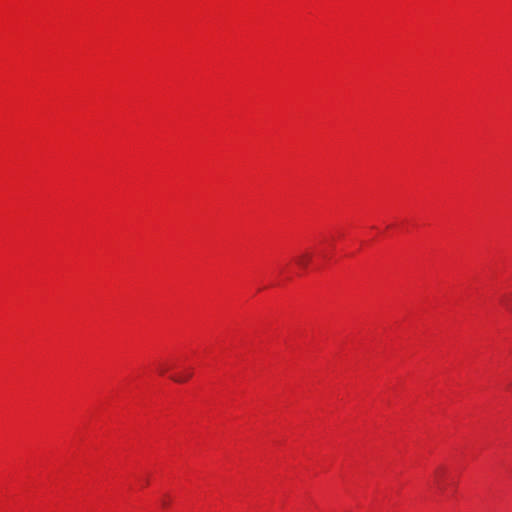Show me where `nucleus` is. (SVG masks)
I'll return each instance as SVG.
<instances>
[{"label":"nucleus","mask_w":512,"mask_h":512,"mask_svg":"<svg viewBox=\"0 0 512 512\" xmlns=\"http://www.w3.org/2000/svg\"><path fill=\"white\" fill-rule=\"evenodd\" d=\"M311 254L310 253H302L296 258V264L300 266L301 268H307L309 262L311 261Z\"/></svg>","instance_id":"f257e3e1"},{"label":"nucleus","mask_w":512,"mask_h":512,"mask_svg":"<svg viewBox=\"0 0 512 512\" xmlns=\"http://www.w3.org/2000/svg\"><path fill=\"white\" fill-rule=\"evenodd\" d=\"M192 376V373L191 372H188L186 374H181V375H175V376H171V379L174 380L175 382H185L186 380H188L190 377Z\"/></svg>","instance_id":"f03ea898"},{"label":"nucleus","mask_w":512,"mask_h":512,"mask_svg":"<svg viewBox=\"0 0 512 512\" xmlns=\"http://www.w3.org/2000/svg\"><path fill=\"white\" fill-rule=\"evenodd\" d=\"M168 369H169V367L166 364L159 365V373L161 375H163Z\"/></svg>","instance_id":"7ed1b4c3"},{"label":"nucleus","mask_w":512,"mask_h":512,"mask_svg":"<svg viewBox=\"0 0 512 512\" xmlns=\"http://www.w3.org/2000/svg\"><path fill=\"white\" fill-rule=\"evenodd\" d=\"M506 306L512 312V299L507 301Z\"/></svg>","instance_id":"20e7f679"}]
</instances>
